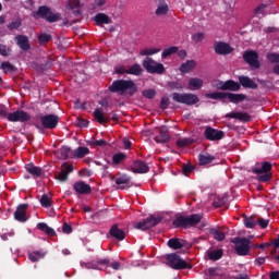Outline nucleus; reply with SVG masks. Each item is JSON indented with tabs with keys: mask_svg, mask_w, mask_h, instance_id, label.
Here are the masks:
<instances>
[{
	"mask_svg": "<svg viewBox=\"0 0 279 279\" xmlns=\"http://www.w3.org/2000/svg\"><path fill=\"white\" fill-rule=\"evenodd\" d=\"M172 100L177 104H184L185 106H195V104H199V97L191 93H173Z\"/></svg>",
	"mask_w": 279,
	"mask_h": 279,
	"instance_id": "obj_5",
	"label": "nucleus"
},
{
	"mask_svg": "<svg viewBox=\"0 0 279 279\" xmlns=\"http://www.w3.org/2000/svg\"><path fill=\"white\" fill-rule=\"evenodd\" d=\"M37 228L41 231L45 232L48 236H56V230L53 228L49 227L46 222H39L37 223Z\"/></svg>",
	"mask_w": 279,
	"mask_h": 279,
	"instance_id": "obj_34",
	"label": "nucleus"
},
{
	"mask_svg": "<svg viewBox=\"0 0 279 279\" xmlns=\"http://www.w3.org/2000/svg\"><path fill=\"white\" fill-rule=\"evenodd\" d=\"M204 38H206V36L204 35V33H196L194 35H192V40L193 43H202V40H204Z\"/></svg>",
	"mask_w": 279,
	"mask_h": 279,
	"instance_id": "obj_56",
	"label": "nucleus"
},
{
	"mask_svg": "<svg viewBox=\"0 0 279 279\" xmlns=\"http://www.w3.org/2000/svg\"><path fill=\"white\" fill-rule=\"evenodd\" d=\"M189 89L190 90H199L204 86V81L202 78L192 77L189 80Z\"/></svg>",
	"mask_w": 279,
	"mask_h": 279,
	"instance_id": "obj_30",
	"label": "nucleus"
},
{
	"mask_svg": "<svg viewBox=\"0 0 279 279\" xmlns=\"http://www.w3.org/2000/svg\"><path fill=\"white\" fill-rule=\"evenodd\" d=\"M1 69L8 73V71H14V65L10 62H2L1 63Z\"/></svg>",
	"mask_w": 279,
	"mask_h": 279,
	"instance_id": "obj_58",
	"label": "nucleus"
},
{
	"mask_svg": "<svg viewBox=\"0 0 279 279\" xmlns=\"http://www.w3.org/2000/svg\"><path fill=\"white\" fill-rule=\"evenodd\" d=\"M197 66V62L195 60H187L186 62L182 63L179 68L181 73H191Z\"/></svg>",
	"mask_w": 279,
	"mask_h": 279,
	"instance_id": "obj_28",
	"label": "nucleus"
},
{
	"mask_svg": "<svg viewBox=\"0 0 279 279\" xmlns=\"http://www.w3.org/2000/svg\"><path fill=\"white\" fill-rule=\"evenodd\" d=\"M51 38H52L51 34L41 33L38 36V43H39V45H47V43H49L51 40Z\"/></svg>",
	"mask_w": 279,
	"mask_h": 279,
	"instance_id": "obj_45",
	"label": "nucleus"
},
{
	"mask_svg": "<svg viewBox=\"0 0 279 279\" xmlns=\"http://www.w3.org/2000/svg\"><path fill=\"white\" fill-rule=\"evenodd\" d=\"M110 265V259L105 258L100 260H93V262H87V263H82L81 266L84 267V269H99L104 270L106 267Z\"/></svg>",
	"mask_w": 279,
	"mask_h": 279,
	"instance_id": "obj_13",
	"label": "nucleus"
},
{
	"mask_svg": "<svg viewBox=\"0 0 279 279\" xmlns=\"http://www.w3.org/2000/svg\"><path fill=\"white\" fill-rule=\"evenodd\" d=\"M156 53H160V48H145L141 50V56H156Z\"/></svg>",
	"mask_w": 279,
	"mask_h": 279,
	"instance_id": "obj_44",
	"label": "nucleus"
},
{
	"mask_svg": "<svg viewBox=\"0 0 279 279\" xmlns=\"http://www.w3.org/2000/svg\"><path fill=\"white\" fill-rule=\"evenodd\" d=\"M258 182H269L271 180V173H265L257 177Z\"/></svg>",
	"mask_w": 279,
	"mask_h": 279,
	"instance_id": "obj_59",
	"label": "nucleus"
},
{
	"mask_svg": "<svg viewBox=\"0 0 279 279\" xmlns=\"http://www.w3.org/2000/svg\"><path fill=\"white\" fill-rule=\"evenodd\" d=\"M94 21L98 25H110V23H112V20H110V16L106 15V13L96 14Z\"/></svg>",
	"mask_w": 279,
	"mask_h": 279,
	"instance_id": "obj_32",
	"label": "nucleus"
},
{
	"mask_svg": "<svg viewBox=\"0 0 279 279\" xmlns=\"http://www.w3.org/2000/svg\"><path fill=\"white\" fill-rule=\"evenodd\" d=\"M243 223L245 228H248V229L256 228V220H254L253 217H245L243 220Z\"/></svg>",
	"mask_w": 279,
	"mask_h": 279,
	"instance_id": "obj_49",
	"label": "nucleus"
},
{
	"mask_svg": "<svg viewBox=\"0 0 279 279\" xmlns=\"http://www.w3.org/2000/svg\"><path fill=\"white\" fill-rule=\"evenodd\" d=\"M204 136L207 141H221V138L226 136V133L223 131L213 129L211 126H207L205 129Z\"/></svg>",
	"mask_w": 279,
	"mask_h": 279,
	"instance_id": "obj_14",
	"label": "nucleus"
},
{
	"mask_svg": "<svg viewBox=\"0 0 279 279\" xmlns=\"http://www.w3.org/2000/svg\"><path fill=\"white\" fill-rule=\"evenodd\" d=\"M219 90H231L232 93H239V90H241V84L233 80H228L220 83Z\"/></svg>",
	"mask_w": 279,
	"mask_h": 279,
	"instance_id": "obj_16",
	"label": "nucleus"
},
{
	"mask_svg": "<svg viewBox=\"0 0 279 279\" xmlns=\"http://www.w3.org/2000/svg\"><path fill=\"white\" fill-rule=\"evenodd\" d=\"M210 234H213L214 239L216 241H223L226 239V233L223 231L217 230V229H210Z\"/></svg>",
	"mask_w": 279,
	"mask_h": 279,
	"instance_id": "obj_41",
	"label": "nucleus"
},
{
	"mask_svg": "<svg viewBox=\"0 0 279 279\" xmlns=\"http://www.w3.org/2000/svg\"><path fill=\"white\" fill-rule=\"evenodd\" d=\"M131 171L133 173H149V166H147L143 160H136L133 162Z\"/></svg>",
	"mask_w": 279,
	"mask_h": 279,
	"instance_id": "obj_20",
	"label": "nucleus"
},
{
	"mask_svg": "<svg viewBox=\"0 0 279 279\" xmlns=\"http://www.w3.org/2000/svg\"><path fill=\"white\" fill-rule=\"evenodd\" d=\"M169 104H170L169 97L163 96V97L161 98V100H160L159 108H160L161 110H167V108H169Z\"/></svg>",
	"mask_w": 279,
	"mask_h": 279,
	"instance_id": "obj_55",
	"label": "nucleus"
},
{
	"mask_svg": "<svg viewBox=\"0 0 279 279\" xmlns=\"http://www.w3.org/2000/svg\"><path fill=\"white\" fill-rule=\"evenodd\" d=\"M108 267H111V269H114L116 271H119V269H121V263L120 262H113V263L110 264V259H109Z\"/></svg>",
	"mask_w": 279,
	"mask_h": 279,
	"instance_id": "obj_63",
	"label": "nucleus"
},
{
	"mask_svg": "<svg viewBox=\"0 0 279 279\" xmlns=\"http://www.w3.org/2000/svg\"><path fill=\"white\" fill-rule=\"evenodd\" d=\"M109 92L117 93L118 95L130 99V97H134V95H136L138 86L132 80H116L109 86Z\"/></svg>",
	"mask_w": 279,
	"mask_h": 279,
	"instance_id": "obj_1",
	"label": "nucleus"
},
{
	"mask_svg": "<svg viewBox=\"0 0 279 279\" xmlns=\"http://www.w3.org/2000/svg\"><path fill=\"white\" fill-rule=\"evenodd\" d=\"M77 125H78V128H88V121L81 119V120H78Z\"/></svg>",
	"mask_w": 279,
	"mask_h": 279,
	"instance_id": "obj_64",
	"label": "nucleus"
},
{
	"mask_svg": "<svg viewBox=\"0 0 279 279\" xmlns=\"http://www.w3.org/2000/svg\"><path fill=\"white\" fill-rule=\"evenodd\" d=\"M207 256L209 260H220V258H223V250L207 251Z\"/></svg>",
	"mask_w": 279,
	"mask_h": 279,
	"instance_id": "obj_37",
	"label": "nucleus"
},
{
	"mask_svg": "<svg viewBox=\"0 0 279 279\" xmlns=\"http://www.w3.org/2000/svg\"><path fill=\"white\" fill-rule=\"evenodd\" d=\"M167 245L171 250H182V247H186V240L171 238L168 240Z\"/></svg>",
	"mask_w": 279,
	"mask_h": 279,
	"instance_id": "obj_23",
	"label": "nucleus"
},
{
	"mask_svg": "<svg viewBox=\"0 0 279 279\" xmlns=\"http://www.w3.org/2000/svg\"><path fill=\"white\" fill-rule=\"evenodd\" d=\"M33 19H35V21L43 19L44 21H47V23H58V21L62 20V14L53 13L51 8L41 5L37 11L33 12Z\"/></svg>",
	"mask_w": 279,
	"mask_h": 279,
	"instance_id": "obj_2",
	"label": "nucleus"
},
{
	"mask_svg": "<svg viewBox=\"0 0 279 279\" xmlns=\"http://www.w3.org/2000/svg\"><path fill=\"white\" fill-rule=\"evenodd\" d=\"M169 130H167L166 126H161L157 133V135L154 137V141L157 143H168L169 141Z\"/></svg>",
	"mask_w": 279,
	"mask_h": 279,
	"instance_id": "obj_22",
	"label": "nucleus"
},
{
	"mask_svg": "<svg viewBox=\"0 0 279 279\" xmlns=\"http://www.w3.org/2000/svg\"><path fill=\"white\" fill-rule=\"evenodd\" d=\"M243 60L251 66V69H260L258 61V53L254 50H247L243 53Z\"/></svg>",
	"mask_w": 279,
	"mask_h": 279,
	"instance_id": "obj_11",
	"label": "nucleus"
},
{
	"mask_svg": "<svg viewBox=\"0 0 279 279\" xmlns=\"http://www.w3.org/2000/svg\"><path fill=\"white\" fill-rule=\"evenodd\" d=\"M166 260H168L167 265L171 267V269H193V266L189 264L186 260L182 259L180 255L172 253L166 256Z\"/></svg>",
	"mask_w": 279,
	"mask_h": 279,
	"instance_id": "obj_4",
	"label": "nucleus"
},
{
	"mask_svg": "<svg viewBox=\"0 0 279 279\" xmlns=\"http://www.w3.org/2000/svg\"><path fill=\"white\" fill-rule=\"evenodd\" d=\"M142 65L144 66L145 71H147V73L157 75H162V73H165V65L162 63L156 62L149 57H146L143 60Z\"/></svg>",
	"mask_w": 279,
	"mask_h": 279,
	"instance_id": "obj_7",
	"label": "nucleus"
},
{
	"mask_svg": "<svg viewBox=\"0 0 279 279\" xmlns=\"http://www.w3.org/2000/svg\"><path fill=\"white\" fill-rule=\"evenodd\" d=\"M214 51L217 56H230L234 51V48L226 41H215Z\"/></svg>",
	"mask_w": 279,
	"mask_h": 279,
	"instance_id": "obj_12",
	"label": "nucleus"
},
{
	"mask_svg": "<svg viewBox=\"0 0 279 279\" xmlns=\"http://www.w3.org/2000/svg\"><path fill=\"white\" fill-rule=\"evenodd\" d=\"M93 145H95L96 147H106V145H108V142H106V140H96L94 141Z\"/></svg>",
	"mask_w": 279,
	"mask_h": 279,
	"instance_id": "obj_62",
	"label": "nucleus"
},
{
	"mask_svg": "<svg viewBox=\"0 0 279 279\" xmlns=\"http://www.w3.org/2000/svg\"><path fill=\"white\" fill-rule=\"evenodd\" d=\"M173 53H178V46H171L169 48L163 49L161 58L166 60V58H169V56H173Z\"/></svg>",
	"mask_w": 279,
	"mask_h": 279,
	"instance_id": "obj_40",
	"label": "nucleus"
},
{
	"mask_svg": "<svg viewBox=\"0 0 279 279\" xmlns=\"http://www.w3.org/2000/svg\"><path fill=\"white\" fill-rule=\"evenodd\" d=\"M130 180L131 178L128 174H121L116 179V184H118V186H121V184H130Z\"/></svg>",
	"mask_w": 279,
	"mask_h": 279,
	"instance_id": "obj_47",
	"label": "nucleus"
},
{
	"mask_svg": "<svg viewBox=\"0 0 279 279\" xmlns=\"http://www.w3.org/2000/svg\"><path fill=\"white\" fill-rule=\"evenodd\" d=\"M191 143H193V142L189 138H179L177 141V146L178 147H189V145H191Z\"/></svg>",
	"mask_w": 279,
	"mask_h": 279,
	"instance_id": "obj_53",
	"label": "nucleus"
},
{
	"mask_svg": "<svg viewBox=\"0 0 279 279\" xmlns=\"http://www.w3.org/2000/svg\"><path fill=\"white\" fill-rule=\"evenodd\" d=\"M215 156L208 154V153H205V154H201L198 155V165L201 167H206V165H210L213 163V161L215 160Z\"/></svg>",
	"mask_w": 279,
	"mask_h": 279,
	"instance_id": "obj_26",
	"label": "nucleus"
},
{
	"mask_svg": "<svg viewBox=\"0 0 279 279\" xmlns=\"http://www.w3.org/2000/svg\"><path fill=\"white\" fill-rule=\"evenodd\" d=\"M80 5H81L80 0H70L68 3V7L70 8V10L74 11L75 16H80V14H82V11H80Z\"/></svg>",
	"mask_w": 279,
	"mask_h": 279,
	"instance_id": "obj_38",
	"label": "nucleus"
},
{
	"mask_svg": "<svg viewBox=\"0 0 279 279\" xmlns=\"http://www.w3.org/2000/svg\"><path fill=\"white\" fill-rule=\"evenodd\" d=\"M22 23L23 22L21 21V19L12 21L11 23H9L8 29H10V32H14V29H19V27H21Z\"/></svg>",
	"mask_w": 279,
	"mask_h": 279,
	"instance_id": "obj_51",
	"label": "nucleus"
},
{
	"mask_svg": "<svg viewBox=\"0 0 279 279\" xmlns=\"http://www.w3.org/2000/svg\"><path fill=\"white\" fill-rule=\"evenodd\" d=\"M238 121L250 123V121H252V116H250L247 112H238Z\"/></svg>",
	"mask_w": 279,
	"mask_h": 279,
	"instance_id": "obj_50",
	"label": "nucleus"
},
{
	"mask_svg": "<svg viewBox=\"0 0 279 279\" xmlns=\"http://www.w3.org/2000/svg\"><path fill=\"white\" fill-rule=\"evenodd\" d=\"M44 130H56L60 123V117L56 114H45L39 118Z\"/></svg>",
	"mask_w": 279,
	"mask_h": 279,
	"instance_id": "obj_8",
	"label": "nucleus"
},
{
	"mask_svg": "<svg viewBox=\"0 0 279 279\" xmlns=\"http://www.w3.org/2000/svg\"><path fill=\"white\" fill-rule=\"evenodd\" d=\"M193 166H191L190 163L184 165L182 168L183 175H189L190 173H193Z\"/></svg>",
	"mask_w": 279,
	"mask_h": 279,
	"instance_id": "obj_57",
	"label": "nucleus"
},
{
	"mask_svg": "<svg viewBox=\"0 0 279 279\" xmlns=\"http://www.w3.org/2000/svg\"><path fill=\"white\" fill-rule=\"evenodd\" d=\"M266 58L270 64H279V53L268 52Z\"/></svg>",
	"mask_w": 279,
	"mask_h": 279,
	"instance_id": "obj_46",
	"label": "nucleus"
},
{
	"mask_svg": "<svg viewBox=\"0 0 279 279\" xmlns=\"http://www.w3.org/2000/svg\"><path fill=\"white\" fill-rule=\"evenodd\" d=\"M110 236L117 239V241H124L125 240V231L119 229L118 225H113L109 230Z\"/></svg>",
	"mask_w": 279,
	"mask_h": 279,
	"instance_id": "obj_24",
	"label": "nucleus"
},
{
	"mask_svg": "<svg viewBox=\"0 0 279 279\" xmlns=\"http://www.w3.org/2000/svg\"><path fill=\"white\" fill-rule=\"evenodd\" d=\"M125 158H128V155L124 153H117L112 156V162L113 165H121Z\"/></svg>",
	"mask_w": 279,
	"mask_h": 279,
	"instance_id": "obj_43",
	"label": "nucleus"
},
{
	"mask_svg": "<svg viewBox=\"0 0 279 279\" xmlns=\"http://www.w3.org/2000/svg\"><path fill=\"white\" fill-rule=\"evenodd\" d=\"M168 87L171 90H182V88H183L182 84L180 82H177V81L169 82Z\"/></svg>",
	"mask_w": 279,
	"mask_h": 279,
	"instance_id": "obj_52",
	"label": "nucleus"
},
{
	"mask_svg": "<svg viewBox=\"0 0 279 279\" xmlns=\"http://www.w3.org/2000/svg\"><path fill=\"white\" fill-rule=\"evenodd\" d=\"M126 75H135V77H140V75H143V68L138 63H134L129 69L124 71Z\"/></svg>",
	"mask_w": 279,
	"mask_h": 279,
	"instance_id": "obj_29",
	"label": "nucleus"
},
{
	"mask_svg": "<svg viewBox=\"0 0 279 279\" xmlns=\"http://www.w3.org/2000/svg\"><path fill=\"white\" fill-rule=\"evenodd\" d=\"M160 221H162V218H156L154 216H150L143 221L136 222L134 225V228L135 230H142L143 232H145L151 228H156V226H158Z\"/></svg>",
	"mask_w": 279,
	"mask_h": 279,
	"instance_id": "obj_9",
	"label": "nucleus"
},
{
	"mask_svg": "<svg viewBox=\"0 0 279 279\" xmlns=\"http://www.w3.org/2000/svg\"><path fill=\"white\" fill-rule=\"evenodd\" d=\"M271 169H274V166L271 165V162L263 161L260 168L253 169V173H255V175H260L263 173H269Z\"/></svg>",
	"mask_w": 279,
	"mask_h": 279,
	"instance_id": "obj_25",
	"label": "nucleus"
},
{
	"mask_svg": "<svg viewBox=\"0 0 279 279\" xmlns=\"http://www.w3.org/2000/svg\"><path fill=\"white\" fill-rule=\"evenodd\" d=\"M63 170L59 172V175H56V180L59 182H68L69 181V173H73V165L63 163Z\"/></svg>",
	"mask_w": 279,
	"mask_h": 279,
	"instance_id": "obj_18",
	"label": "nucleus"
},
{
	"mask_svg": "<svg viewBox=\"0 0 279 279\" xmlns=\"http://www.w3.org/2000/svg\"><path fill=\"white\" fill-rule=\"evenodd\" d=\"M206 99H229L231 104H241V101H245L247 99V95L245 94H233L226 92H214L205 95Z\"/></svg>",
	"mask_w": 279,
	"mask_h": 279,
	"instance_id": "obj_3",
	"label": "nucleus"
},
{
	"mask_svg": "<svg viewBox=\"0 0 279 279\" xmlns=\"http://www.w3.org/2000/svg\"><path fill=\"white\" fill-rule=\"evenodd\" d=\"M174 228H189L186 216H178L173 221Z\"/></svg>",
	"mask_w": 279,
	"mask_h": 279,
	"instance_id": "obj_35",
	"label": "nucleus"
},
{
	"mask_svg": "<svg viewBox=\"0 0 279 279\" xmlns=\"http://www.w3.org/2000/svg\"><path fill=\"white\" fill-rule=\"evenodd\" d=\"M257 223L260 228L265 229V228H267V226H269V220H267L265 218H258Z\"/></svg>",
	"mask_w": 279,
	"mask_h": 279,
	"instance_id": "obj_60",
	"label": "nucleus"
},
{
	"mask_svg": "<svg viewBox=\"0 0 279 279\" xmlns=\"http://www.w3.org/2000/svg\"><path fill=\"white\" fill-rule=\"evenodd\" d=\"M94 119H96V121L98 123H100V125H104V123H110V118H106V116L104 114V111L99 108H96L94 110Z\"/></svg>",
	"mask_w": 279,
	"mask_h": 279,
	"instance_id": "obj_27",
	"label": "nucleus"
},
{
	"mask_svg": "<svg viewBox=\"0 0 279 279\" xmlns=\"http://www.w3.org/2000/svg\"><path fill=\"white\" fill-rule=\"evenodd\" d=\"M143 97H146V99H154L156 97V89H146L142 92Z\"/></svg>",
	"mask_w": 279,
	"mask_h": 279,
	"instance_id": "obj_54",
	"label": "nucleus"
},
{
	"mask_svg": "<svg viewBox=\"0 0 279 279\" xmlns=\"http://www.w3.org/2000/svg\"><path fill=\"white\" fill-rule=\"evenodd\" d=\"M58 153L60 154L62 160H68V158H70L71 155V147L69 146H62Z\"/></svg>",
	"mask_w": 279,
	"mask_h": 279,
	"instance_id": "obj_42",
	"label": "nucleus"
},
{
	"mask_svg": "<svg viewBox=\"0 0 279 279\" xmlns=\"http://www.w3.org/2000/svg\"><path fill=\"white\" fill-rule=\"evenodd\" d=\"M62 232H64V234H71V232H73V228L71 225L64 222L62 226Z\"/></svg>",
	"mask_w": 279,
	"mask_h": 279,
	"instance_id": "obj_61",
	"label": "nucleus"
},
{
	"mask_svg": "<svg viewBox=\"0 0 279 279\" xmlns=\"http://www.w3.org/2000/svg\"><path fill=\"white\" fill-rule=\"evenodd\" d=\"M73 190L75 191V193H77V195H89V193H92L93 191V189L84 181L75 182L73 185Z\"/></svg>",
	"mask_w": 279,
	"mask_h": 279,
	"instance_id": "obj_17",
	"label": "nucleus"
},
{
	"mask_svg": "<svg viewBox=\"0 0 279 279\" xmlns=\"http://www.w3.org/2000/svg\"><path fill=\"white\" fill-rule=\"evenodd\" d=\"M40 204L43 208H51V198H49V195L47 194L41 195Z\"/></svg>",
	"mask_w": 279,
	"mask_h": 279,
	"instance_id": "obj_48",
	"label": "nucleus"
},
{
	"mask_svg": "<svg viewBox=\"0 0 279 279\" xmlns=\"http://www.w3.org/2000/svg\"><path fill=\"white\" fill-rule=\"evenodd\" d=\"M88 154H90V149L84 146H81L74 150V156L76 158H84L85 156H88Z\"/></svg>",
	"mask_w": 279,
	"mask_h": 279,
	"instance_id": "obj_39",
	"label": "nucleus"
},
{
	"mask_svg": "<svg viewBox=\"0 0 279 279\" xmlns=\"http://www.w3.org/2000/svg\"><path fill=\"white\" fill-rule=\"evenodd\" d=\"M238 80L240 86H243V88H251L252 90H256L258 88V84H256V82L248 76L241 75L238 77Z\"/></svg>",
	"mask_w": 279,
	"mask_h": 279,
	"instance_id": "obj_19",
	"label": "nucleus"
},
{
	"mask_svg": "<svg viewBox=\"0 0 279 279\" xmlns=\"http://www.w3.org/2000/svg\"><path fill=\"white\" fill-rule=\"evenodd\" d=\"M25 169L27 173H29L31 175H34V178H40V175H43V168L36 167L33 163L26 165Z\"/></svg>",
	"mask_w": 279,
	"mask_h": 279,
	"instance_id": "obj_31",
	"label": "nucleus"
},
{
	"mask_svg": "<svg viewBox=\"0 0 279 279\" xmlns=\"http://www.w3.org/2000/svg\"><path fill=\"white\" fill-rule=\"evenodd\" d=\"M155 14L157 16H165L169 14V5L165 2V0H161L155 11Z\"/></svg>",
	"mask_w": 279,
	"mask_h": 279,
	"instance_id": "obj_33",
	"label": "nucleus"
},
{
	"mask_svg": "<svg viewBox=\"0 0 279 279\" xmlns=\"http://www.w3.org/2000/svg\"><path fill=\"white\" fill-rule=\"evenodd\" d=\"M16 45L22 49V51H29L32 49V45L29 44V37L26 35H17L15 37Z\"/></svg>",
	"mask_w": 279,
	"mask_h": 279,
	"instance_id": "obj_21",
	"label": "nucleus"
},
{
	"mask_svg": "<svg viewBox=\"0 0 279 279\" xmlns=\"http://www.w3.org/2000/svg\"><path fill=\"white\" fill-rule=\"evenodd\" d=\"M8 121L11 123H26V121H32V116L24 110H16L9 113Z\"/></svg>",
	"mask_w": 279,
	"mask_h": 279,
	"instance_id": "obj_10",
	"label": "nucleus"
},
{
	"mask_svg": "<svg viewBox=\"0 0 279 279\" xmlns=\"http://www.w3.org/2000/svg\"><path fill=\"white\" fill-rule=\"evenodd\" d=\"M233 243L238 256H247V254H250V248L252 247L250 239L238 236L233 239Z\"/></svg>",
	"mask_w": 279,
	"mask_h": 279,
	"instance_id": "obj_6",
	"label": "nucleus"
},
{
	"mask_svg": "<svg viewBox=\"0 0 279 279\" xmlns=\"http://www.w3.org/2000/svg\"><path fill=\"white\" fill-rule=\"evenodd\" d=\"M203 215L202 214H193L186 217L187 219V227L189 226H197V223H199V221H202L203 219Z\"/></svg>",
	"mask_w": 279,
	"mask_h": 279,
	"instance_id": "obj_36",
	"label": "nucleus"
},
{
	"mask_svg": "<svg viewBox=\"0 0 279 279\" xmlns=\"http://www.w3.org/2000/svg\"><path fill=\"white\" fill-rule=\"evenodd\" d=\"M27 208H29V204H20L14 213L15 221H20L21 223H25L27 221Z\"/></svg>",
	"mask_w": 279,
	"mask_h": 279,
	"instance_id": "obj_15",
	"label": "nucleus"
}]
</instances>
